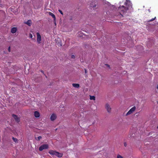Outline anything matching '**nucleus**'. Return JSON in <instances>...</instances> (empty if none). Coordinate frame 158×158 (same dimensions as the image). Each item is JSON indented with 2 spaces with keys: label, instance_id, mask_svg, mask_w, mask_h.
I'll return each instance as SVG.
<instances>
[{
  "label": "nucleus",
  "instance_id": "obj_1",
  "mask_svg": "<svg viewBox=\"0 0 158 158\" xmlns=\"http://www.w3.org/2000/svg\"><path fill=\"white\" fill-rule=\"evenodd\" d=\"M128 10V7H125L123 6H120L118 8V10L120 14L126 13Z\"/></svg>",
  "mask_w": 158,
  "mask_h": 158
},
{
  "label": "nucleus",
  "instance_id": "obj_2",
  "mask_svg": "<svg viewBox=\"0 0 158 158\" xmlns=\"http://www.w3.org/2000/svg\"><path fill=\"white\" fill-rule=\"evenodd\" d=\"M49 153L51 155L56 156L59 157H61L63 155L62 153H59L53 150L49 151Z\"/></svg>",
  "mask_w": 158,
  "mask_h": 158
},
{
  "label": "nucleus",
  "instance_id": "obj_3",
  "mask_svg": "<svg viewBox=\"0 0 158 158\" xmlns=\"http://www.w3.org/2000/svg\"><path fill=\"white\" fill-rule=\"evenodd\" d=\"M48 145L47 144H44L40 147L39 150L40 151H42L43 150L48 149Z\"/></svg>",
  "mask_w": 158,
  "mask_h": 158
},
{
  "label": "nucleus",
  "instance_id": "obj_4",
  "mask_svg": "<svg viewBox=\"0 0 158 158\" xmlns=\"http://www.w3.org/2000/svg\"><path fill=\"white\" fill-rule=\"evenodd\" d=\"M136 110V107L135 106H133L131 108L130 110L126 114V115L127 116L131 114H132Z\"/></svg>",
  "mask_w": 158,
  "mask_h": 158
},
{
  "label": "nucleus",
  "instance_id": "obj_5",
  "mask_svg": "<svg viewBox=\"0 0 158 158\" xmlns=\"http://www.w3.org/2000/svg\"><path fill=\"white\" fill-rule=\"evenodd\" d=\"M105 108L107 111L108 113H110L111 111V108L110 105L108 103H107L105 105Z\"/></svg>",
  "mask_w": 158,
  "mask_h": 158
},
{
  "label": "nucleus",
  "instance_id": "obj_6",
  "mask_svg": "<svg viewBox=\"0 0 158 158\" xmlns=\"http://www.w3.org/2000/svg\"><path fill=\"white\" fill-rule=\"evenodd\" d=\"M36 34L37 35V42L38 44H40L41 41V36L39 32L37 33Z\"/></svg>",
  "mask_w": 158,
  "mask_h": 158
},
{
  "label": "nucleus",
  "instance_id": "obj_7",
  "mask_svg": "<svg viewBox=\"0 0 158 158\" xmlns=\"http://www.w3.org/2000/svg\"><path fill=\"white\" fill-rule=\"evenodd\" d=\"M56 115L55 114H52L51 116L50 119L51 121H54L56 119Z\"/></svg>",
  "mask_w": 158,
  "mask_h": 158
},
{
  "label": "nucleus",
  "instance_id": "obj_8",
  "mask_svg": "<svg viewBox=\"0 0 158 158\" xmlns=\"http://www.w3.org/2000/svg\"><path fill=\"white\" fill-rule=\"evenodd\" d=\"M97 5V3L96 2H92L90 4V6L92 7H95Z\"/></svg>",
  "mask_w": 158,
  "mask_h": 158
},
{
  "label": "nucleus",
  "instance_id": "obj_9",
  "mask_svg": "<svg viewBox=\"0 0 158 158\" xmlns=\"http://www.w3.org/2000/svg\"><path fill=\"white\" fill-rule=\"evenodd\" d=\"M17 30V28L16 27H14L11 28V32L12 33L14 34L16 32Z\"/></svg>",
  "mask_w": 158,
  "mask_h": 158
},
{
  "label": "nucleus",
  "instance_id": "obj_10",
  "mask_svg": "<svg viewBox=\"0 0 158 158\" xmlns=\"http://www.w3.org/2000/svg\"><path fill=\"white\" fill-rule=\"evenodd\" d=\"M34 115L35 116L36 118H38L40 116L39 113L37 111H35L34 112Z\"/></svg>",
  "mask_w": 158,
  "mask_h": 158
},
{
  "label": "nucleus",
  "instance_id": "obj_11",
  "mask_svg": "<svg viewBox=\"0 0 158 158\" xmlns=\"http://www.w3.org/2000/svg\"><path fill=\"white\" fill-rule=\"evenodd\" d=\"M13 117L15 119L16 121L17 122H19L20 121L19 118L17 116L15 115H13Z\"/></svg>",
  "mask_w": 158,
  "mask_h": 158
},
{
  "label": "nucleus",
  "instance_id": "obj_12",
  "mask_svg": "<svg viewBox=\"0 0 158 158\" xmlns=\"http://www.w3.org/2000/svg\"><path fill=\"white\" fill-rule=\"evenodd\" d=\"M26 24L28 26H31L32 23V22L31 20H28L27 22L24 23Z\"/></svg>",
  "mask_w": 158,
  "mask_h": 158
},
{
  "label": "nucleus",
  "instance_id": "obj_13",
  "mask_svg": "<svg viewBox=\"0 0 158 158\" xmlns=\"http://www.w3.org/2000/svg\"><path fill=\"white\" fill-rule=\"evenodd\" d=\"M49 14L53 18L54 22L56 20V17L55 15L53 14L51 12H49Z\"/></svg>",
  "mask_w": 158,
  "mask_h": 158
},
{
  "label": "nucleus",
  "instance_id": "obj_14",
  "mask_svg": "<svg viewBox=\"0 0 158 158\" xmlns=\"http://www.w3.org/2000/svg\"><path fill=\"white\" fill-rule=\"evenodd\" d=\"M73 86L75 88H78L80 87V85L78 84L73 83Z\"/></svg>",
  "mask_w": 158,
  "mask_h": 158
},
{
  "label": "nucleus",
  "instance_id": "obj_15",
  "mask_svg": "<svg viewBox=\"0 0 158 158\" xmlns=\"http://www.w3.org/2000/svg\"><path fill=\"white\" fill-rule=\"evenodd\" d=\"M90 100H95V97L94 96H90Z\"/></svg>",
  "mask_w": 158,
  "mask_h": 158
},
{
  "label": "nucleus",
  "instance_id": "obj_16",
  "mask_svg": "<svg viewBox=\"0 0 158 158\" xmlns=\"http://www.w3.org/2000/svg\"><path fill=\"white\" fill-rule=\"evenodd\" d=\"M156 17H154V18H153L152 19L150 20H149V21H148V22H150L152 21H153L154 20L156 19Z\"/></svg>",
  "mask_w": 158,
  "mask_h": 158
},
{
  "label": "nucleus",
  "instance_id": "obj_17",
  "mask_svg": "<svg viewBox=\"0 0 158 158\" xmlns=\"http://www.w3.org/2000/svg\"><path fill=\"white\" fill-rule=\"evenodd\" d=\"M117 158H123V157L121 156L118 155L117 156Z\"/></svg>",
  "mask_w": 158,
  "mask_h": 158
},
{
  "label": "nucleus",
  "instance_id": "obj_18",
  "mask_svg": "<svg viewBox=\"0 0 158 158\" xmlns=\"http://www.w3.org/2000/svg\"><path fill=\"white\" fill-rule=\"evenodd\" d=\"M25 73L26 74H27L29 73V70H25Z\"/></svg>",
  "mask_w": 158,
  "mask_h": 158
},
{
  "label": "nucleus",
  "instance_id": "obj_19",
  "mask_svg": "<svg viewBox=\"0 0 158 158\" xmlns=\"http://www.w3.org/2000/svg\"><path fill=\"white\" fill-rule=\"evenodd\" d=\"M13 139L14 141L15 142H16L18 140L17 139L14 138H13Z\"/></svg>",
  "mask_w": 158,
  "mask_h": 158
},
{
  "label": "nucleus",
  "instance_id": "obj_20",
  "mask_svg": "<svg viewBox=\"0 0 158 158\" xmlns=\"http://www.w3.org/2000/svg\"><path fill=\"white\" fill-rule=\"evenodd\" d=\"M75 56L74 55L71 56V58L72 59H75Z\"/></svg>",
  "mask_w": 158,
  "mask_h": 158
},
{
  "label": "nucleus",
  "instance_id": "obj_21",
  "mask_svg": "<svg viewBox=\"0 0 158 158\" xmlns=\"http://www.w3.org/2000/svg\"><path fill=\"white\" fill-rule=\"evenodd\" d=\"M58 11H59L60 12V13L62 15H63V13L62 12V11L60 10H58Z\"/></svg>",
  "mask_w": 158,
  "mask_h": 158
},
{
  "label": "nucleus",
  "instance_id": "obj_22",
  "mask_svg": "<svg viewBox=\"0 0 158 158\" xmlns=\"http://www.w3.org/2000/svg\"><path fill=\"white\" fill-rule=\"evenodd\" d=\"M37 138H38V140H39L42 138V137L41 136H40L38 137Z\"/></svg>",
  "mask_w": 158,
  "mask_h": 158
},
{
  "label": "nucleus",
  "instance_id": "obj_23",
  "mask_svg": "<svg viewBox=\"0 0 158 158\" xmlns=\"http://www.w3.org/2000/svg\"><path fill=\"white\" fill-rule=\"evenodd\" d=\"M105 65L107 67H108V68H110V66L109 64H105Z\"/></svg>",
  "mask_w": 158,
  "mask_h": 158
},
{
  "label": "nucleus",
  "instance_id": "obj_24",
  "mask_svg": "<svg viewBox=\"0 0 158 158\" xmlns=\"http://www.w3.org/2000/svg\"><path fill=\"white\" fill-rule=\"evenodd\" d=\"M32 37H33V36H32V35L31 34H29V37L30 38H32Z\"/></svg>",
  "mask_w": 158,
  "mask_h": 158
},
{
  "label": "nucleus",
  "instance_id": "obj_25",
  "mask_svg": "<svg viewBox=\"0 0 158 158\" xmlns=\"http://www.w3.org/2000/svg\"><path fill=\"white\" fill-rule=\"evenodd\" d=\"M124 146L125 147H126L127 145V144L126 143V142L124 143Z\"/></svg>",
  "mask_w": 158,
  "mask_h": 158
},
{
  "label": "nucleus",
  "instance_id": "obj_26",
  "mask_svg": "<svg viewBox=\"0 0 158 158\" xmlns=\"http://www.w3.org/2000/svg\"><path fill=\"white\" fill-rule=\"evenodd\" d=\"M10 47H9V48H8V50H9V52H10Z\"/></svg>",
  "mask_w": 158,
  "mask_h": 158
},
{
  "label": "nucleus",
  "instance_id": "obj_27",
  "mask_svg": "<svg viewBox=\"0 0 158 158\" xmlns=\"http://www.w3.org/2000/svg\"><path fill=\"white\" fill-rule=\"evenodd\" d=\"M125 4V5L126 6H127V2H125V4Z\"/></svg>",
  "mask_w": 158,
  "mask_h": 158
},
{
  "label": "nucleus",
  "instance_id": "obj_28",
  "mask_svg": "<svg viewBox=\"0 0 158 158\" xmlns=\"http://www.w3.org/2000/svg\"><path fill=\"white\" fill-rule=\"evenodd\" d=\"M54 23L55 24V25H56V21L54 22Z\"/></svg>",
  "mask_w": 158,
  "mask_h": 158
},
{
  "label": "nucleus",
  "instance_id": "obj_29",
  "mask_svg": "<svg viewBox=\"0 0 158 158\" xmlns=\"http://www.w3.org/2000/svg\"><path fill=\"white\" fill-rule=\"evenodd\" d=\"M157 89H158V85H157Z\"/></svg>",
  "mask_w": 158,
  "mask_h": 158
},
{
  "label": "nucleus",
  "instance_id": "obj_30",
  "mask_svg": "<svg viewBox=\"0 0 158 158\" xmlns=\"http://www.w3.org/2000/svg\"><path fill=\"white\" fill-rule=\"evenodd\" d=\"M85 73H86V70H85Z\"/></svg>",
  "mask_w": 158,
  "mask_h": 158
},
{
  "label": "nucleus",
  "instance_id": "obj_31",
  "mask_svg": "<svg viewBox=\"0 0 158 158\" xmlns=\"http://www.w3.org/2000/svg\"><path fill=\"white\" fill-rule=\"evenodd\" d=\"M157 128H158V126H157Z\"/></svg>",
  "mask_w": 158,
  "mask_h": 158
},
{
  "label": "nucleus",
  "instance_id": "obj_32",
  "mask_svg": "<svg viewBox=\"0 0 158 158\" xmlns=\"http://www.w3.org/2000/svg\"><path fill=\"white\" fill-rule=\"evenodd\" d=\"M157 103H158V101H157Z\"/></svg>",
  "mask_w": 158,
  "mask_h": 158
}]
</instances>
